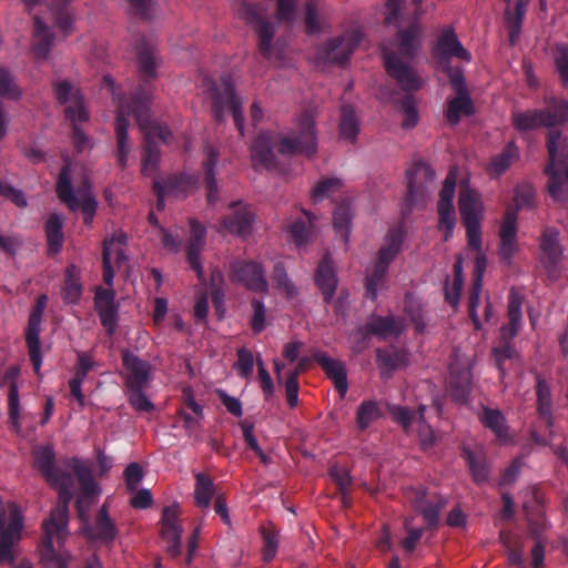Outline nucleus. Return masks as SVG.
I'll return each instance as SVG.
<instances>
[{"instance_id":"0e129e2a","label":"nucleus","mask_w":568,"mask_h":568,"mask_svg":"<svg viewBox=\"0 0 568 568\" xmlns=\"http://www.w3.org/2000/svg\"><path fill=\"white\" fill-rule=\"evenodd\" d=\"M493 356L500 374L504 375V362L515 358L517 356V351L514 343L498 342V345L493 348Z\"/></svg>"},{"instance_id":"1a4fd4ad","label":"nucleus","mask_w":568,"mask_h":568,"mask_svg":"<svg viewBox=\"0 0 568 568\" xmlns=\"http://www.w3.org/2000/svg\"><path fill=\"white\" fill-rule=\"evenodd\" d=\"M240 17L253 27L257 34L258 52L265 59L272 55V42L275 36V27L267 18V9L263 3H242L239 10Z\"/></svg>"},{"instance_id":"20e7f679","label":"nucleus","mask_w":568,"mask_h":568,"mask_svg":"<svg viewBox=\"0 0 568 568\" xmlns=\"http://www.w3.org/2000/svg\"><path fill=\"white\" fill-rule=\"evenodd\" d=\"M298 133L293 136H281L277 143L273 135L263 131L257 134L251 145L253 166L272 169L276 165L274 146L282 155L304 154L313 156L317 151L315 114L312 110L303 111L297 119Z\"/></svg>"},{"instance_id":"6ab92c4d","label":"nucleus","mask_w":568,"mask_h":568,"mask_svg":"<svg viewBox=\"0 0 568 568\" xmlns=\"http://www.w3.org/2000/svg\"><path fill=\"white\" fill-rule=\"evenodd\" d=\"M94 310L105 333L112 336L119 323V305L115 303V292L112 288L98 287L94 293Z\"/></svg>"},{"instance_id":"423d86ee","label":"nucleus","mask_w":568,"mask_h":568,"mask_svg":"<svg viewBox=\"0 0 568 568\" xmlns=\"http://www.w3.org/2000/svg\"><path fill=\"white\" fill-rule=\"evenodd\" d=\"M405 232L402 226L392 227L385 237V244L377 252L376 261L365 277V297L375 301L384 284L389 264L402 251Z\"/></svg>"},{"instance_id":"864d4df0","label":"nucleus","mask_w":568,"mask_h":568,"mask_svg":"<svg viewBox=\"0 0 568 568\" xmlns=\"http://www.w3.org/2000/svg\"><path fill=\"white\" fill-rule=\"evenodd\" d=\"M515 207H511L516 213L519 210H529L535 205L536 191L529 183H521L515 187L514 191Z\"/></svg>"},{"instance_id":"2eb2a0df","label":"nucleus","mask_w":568,"mask_h":568,"mask_svg":"<svg viewBox=\"0 0 568 568\" xmlns=\"http://www.w3.org/2000/svg\"><path fill=\"white\" fill-rule=\"evenodd\" d=\"M384 67L389 77L396 80L403 91L413 92L420 88V80L408 64L396 52L387 47L382 48Z\"/></svg>"},{"instance_id":"c85d7f7f","label":"nucleus","mask_w":568,"mask_h":568,"mask_svg":"<svg viewBox=\"0 0 568 568\" xmlns=\"http://www.w3.org/2000/svg\"><path fill=\"white\" fill-rule=\"evenodd\" d=\"M414 508L423 516L427 528L434 529L439 523V514L446 506V499L438 497L436 500H429L424 489L416 493L413 499Z\"/></svg>"},{"instance_id":"aec40b11","label":"nucleus","mask_w":568,"mask_h":568,"mask_svg":"<svg viewBox=\"0 0 568 568\" xmlns=\"http://www.w3.org/2000/svg\"><path fill=\"white\" fill-rule=\"evenodd\" d=\"M232 212L222 219V226L231 234L243 239L250 236L255 222V214L247 204L234 201L230 204Z\"/></svg>"},{"instance_id":"f3484780","label":"nucleus","mask_w":568,"mask_h":568,"mask_svg":"<svg viewBox=\"0 0 568 568\" xmlns=\"http://www.w3.org/2000/svg\"><path fill=\"white\" fill-rule=\"evenodd\" d=\"M54 94L59 103L65 105L64 114L68 121L89 120V112L84 106L83 97L69 81L57 82L54 84Z\"/></svg>"},{"instance_id":"bf43d9fd","label":"nucleus","mask_w":568,"mask_h":568,"mask_svg":"<svg viewBox=\"0 0 568 568\" xmlns=\"http://www.w3.org/2000/svg\"><path fill=\"white\" fill-rule=\"evenodd\" d=\"M273 281L277 288L283 291L288 297L296 295L295 285L290 281L286 268L282 262L275 263L273 267Z\"/></svg>"},{"instance_id":"4468645a","label":"nucleus","mask_w":568,"mask_h":568,"mask_svg":"<svg viewBox=\"0 0 568 568\" xmlns=\"http://www.w3.org/2000/svg\"><path fill=\"white\" fill-rule=\"evenodd\" d=\"M122 365L125 369L124 385L126 390L146 388L152 381V365L129 349L121 352Z\"/></svg>"},{"instance_id":"9b49d317","label":"nucleus","mask_w":568,"mask_h":568,"mask_svg":"<svg viewBox=\"0 0 568 568\" xmlns=\"http://www.w3.org/2000/svg\"><path fill=\"white\" fill-rule=\"evenodd\" d=\"M229 278L256 293H266L268 283L263 265L255 261L234 258L230 262Z\"/></svg>"},{"instance_id":"09e8293b","label":"nucleus","mask_w":568,"mask_h":568,"mask_svg":"<svg viewBox=\"0 0 568 568\" xmlns=\"http://www.w3.org/2000/svg\"><path fill=\"white\" fill-rule=\"evenodd\" d=\"M71 0H54L50 3L51 16L55 26L67 36L72 29V17L68 4Z\"/></svg>"},{"instance_id":"13d9d810","label":"nucleus","mask_w":568,"mask_h":568,"mask_svg":"<svg viewBox=\"0 0 568 568\" xmlns=\"http://www.w3.org/2000/svg\"><path fill=\"white\" fill-rule=\"evenodd\" d=\"M438 229L444 230V241H448L454 233L456 225V213L454 206H437Z\"/></svg>"},{"instance_id":"e2e57ef3","label":"nucleus","mask_w":568,"mask_h":568,"mask_svg":"<svg viewBox=\"0 0 568 568\" xmlns=\"http://www.w3.org/2000/svg\"><path fill=\"white\" fill-rule=\"evenodd\" d=\"M145 388L140 390H126L128 402L139 413H150L155 409L154 404L145 395Z\"/></svg>"},{"instance_id":"5701e85b","label":"nucleus","mask_w":568,"mask_h":568,"mask_svg":"<svg viewBox=\"0 0 568 568\" xmlns=\"http://www.w3.org/2000/svg\"><path fill=\"white\" fill-rule=\"evenodd\" d=\"M191 236L186 246V260L190 267L196 273L200 281L204 280V271L201 263V252L205 245L206 230L196 220L190 221Z\"/></svg>"},{"instance_id":"39448f33","label":"nucleus","mask_w":568,"mask_h":568,"mask_svg":"<svg viewBox=\"0 0 568 568\" xmlns=\"http://www.w3.org/2000/svg\"><path fill=\"white\" fill-rule=\"evenodd\" d=\"M59 491L57 506L51 510L50 517L42 523L43 558L55 556L53 539L61 544L68 535L69 504L73 498V479L69 473L61 475L55 481L49 483Z\"/></svg>"},{"instance_id":"e433bc0d","label":"nucleus","mask_w":568,"mask_h":568,"mask_svg":"<svg viewBox=\"0 0 568 568\" xmlns=\"http://www.w3.org/2000/svg\"><path fill=\"white\" fill-rule=\"evenodd\" d=\"M480 422L495 434L499 442L507 443L510 440L506 418L499 409L485 407L480 416Z\"/></svg>"},{"instance_id":"338daca9","label":"nucleus","mask_w":568,"mask_h":568,"mask_svg":"<svg viewBox=\"0 0 568 568\" xmlns=\"http://www.w3.org/2000/svg\"><path fill=\"white\" fill-rule=\"evenodd\" d=\"M144 477V471L139 463H130L124 471L123 478L125 481L126 489L129 491H135Z\"/></svg>"},{"instance_id":"680f3d73","label":"nucleus","mask_w":568,"mask_h":568,"mask_svg":"<svg viewBox=\"0 0 568 568\" xmlns=\"http://www.w3.org/2000/svg\"><path fill=\"white\" fill-rule=\"evenodd\" d=\"M160 182L162 183L163 190H165L166 194L170 196H178L184 193L192 184L191 179L185 175H171Z\"/></svg>"},{"instance_id":"c03bdc74","label":"nucleus","mask_w":568,"mask_h":568,"mask_svg":"<svg viewBox=\"0 0 568 568\" xmlns=\"http://www.w3.org/2000/svg\"><path fill=\"white\" fill-rule=\"evenodd\" d=\"M382 415V408L376 400H364L356 409V426L364 432Z\"/></svg>"},{"instance_id":"58836bf2","label":"nucleus","mask_w":568,"mask_h":568,"mask_svg":"<svg viewBox=\"0 0 568 568\" xmlns=\"http://www.w3.org/2000/svg\"><path fill=\"white\" fill-rule=\"evenodd\" d=\"M518 158L519 148L515 141H509L499 154L491 158L488 165V171L496 175H500L505 173L511 163Z\"/></svg>"},{"instance_id":"37998d69","label":"nucleus","mask_w":568,"mask_h":568,"mask_svg":"<svg viewBox=\"0 0 568 568\" xmlns=\"http://www.w3.org/2000/svg\"><path fill=\"white\" fill-rule=\"evenodd\" d=\"M453 268L454 280L452 285H449V277H447L445 282V298L452 306H456L459 302L460 293L464 285L462 255H458L456 257Z\"/></svg>"},{"instance_id":"4c0bfd02","label":"nucleus","mask_w":568,"mask_h":568,"mask_svg":"<svg viewBox=\"0 0 568 568\" xmlns=\"http://www.w3.org/2000/svg\"><path fill=\"white\" fill-rule=\"evenodd\" d=\"M540 248L550 266L557 265L562 256V248L559 243V233L552 227H547L540 239Z\"/></svg>"},{"instance_id":"6e6d98bb","label":"nucleus","mask_w":568,"mask_h":568,"mask_svg":"<svg viewBox=\"0 0 568 568\" xmlns=\"http://www.w3.org/2000/svg\"><path fill=\"white\" fill-rule=\"evenodd\" d=\"M352 220L351 205L348 202L339 203L333 212V224L341 235L346 237L349 233V224Z\"/></svg>"},{"instance_id":"0eeeda50","label":"nucleus","mask_w":568,"mask_h":568,"mask_svg":"<svg viewBox=\"0 0 568 568\" xmlns=\"http://www.w3.org/2000/svg\"><path fill=\"white\" fill-rule=\"evenodd\" d=\"M222 84L211 87L212 112L217 123L224 121V112L229 110L232 113L234 124L240 133L244 135V115L242 111L243 100L236 94L235 87L229 78L221 79Z\"/></svg>"},{"instance_id":"ea45409f","label":"nucleus","mask_w":568,"mask_h":568,"mask_svg":"<svg viewBox=\"0 0 568 568\" xmlns=\"http://www.w3.org/2000/svg\"><path fill=\"white\" fill-rule=\"evenodd\" d=\"M537 410L549 423L552 420L551 388L548 382L540 375H536Z\"/></svg>"},{"instance_id":"f257e3e1","label":"nucleus","mask_w":568,"mask_h":568,"mask_svg":"<svg viewBox=\"0 0 568 568\" xmlns=\"http://www.w3.org/2000/svg\"><path fill=\"white\" fill-rule=\"evenodd\" d=\"M136 58L141 84L129 101L122 99L118 101L114 126L116 150L114 155L118 165L125 169L131 152L128 136L130 125L128 118L133 115L145 135L141 171L143 175L149 176L158 171L160 162V150L154 139L169 143L172 139V132L165 124L152 120L150 115L151 91L148 83L158 78V68L161 63L158 51L145 39H141L136 45Z\"/></svg>"},{"instance_id":"3c124183","label":"nucleus","mask_w":568,"mask_h":568,"mask_svg":"<svg viewBox=\"0 0 568 568\" xmlns=\"http://www.w3.org/2000/svg\"><path fill=\"white\" fill-rule=\"evenodd\" d=\"M359 131L358 121L353 106L343 105L341 110L339 133L344 139L354 141Z\"/></svg>"},{"instance_id":"49530a36","label":"nucleus","mask_w":568,"mask_h":568,"mask_svg":"<svg viewBox=\"0 0 568 568\" xmlns=\"http://www.w3.org/2000/svg\"><path fill=\"white\" fill-rule=\"evenodd\" d=\"M303 213L307 217V221L302 219L295 220L290 224L287 229L293 242L298 247L305 245L308 242L313 227V215L305 210H303Z\"/></svg>"},{"instance_id":"a19ab883","label":"nucleus","mask_w":568,"mask_h":568,"mask_svg":"<svg viewBox=\"0 0 568 568\" xmlns=\"http://www.w3.org/2000/svg\"><path fill=\"white\" fill-rule=\"evenodd\" d=\"M79 270L71 264L65 270V281L62 288L63 301L68 304H77L82 295Z\"/></svg>"},{"instance_id":"de8ad7c7","label":"nucleus","mask_w":568,"mask_h":568,"mask_svg":"<svg viewBox=\"0 0 568 568\" xmlns=\"http://www.w3.org/2000/svg\"><path fill=\"white\" fill-rule=\"evenodd\" d=\"M463 456L466 459L473 480L477 485H481L488 480L489 469L484 458L476 456V454L468 449H463Z\"/></svg>"},{"instance_id":"72a5a7b5","label":"nucleus","mask_w":568,"mask_h":568,"mask_svg":"<svg viewBox=\"0 0 568 568\" xmlns=\"http://www.w3.org/2000/svg\"><path fill=\"white\" fill-rule=\"evenodd\" d=\"M474 113L475 106L468 93L457 94L447 103L446 119L452 126L457 125L463 116H470Z\"/></svg>"},{"instance_id":"2f4dec72","label":"nucleus","mask_w":568,"mask_h":568,"mask_svg":"<svg viewBox=\"0 0 568 568\" xmlns=\"http://www.w3.org/2000/svg\"><path fill=\"white\" fill-rule=\"evenodd\" d=\"M206 160L203 163L204 184L207 191V203L214 205L219 200V187L215 179V165L217 163L219 153L212 145L205 146Z\"/></svg>"},{"instance_id":"dca6fc26","label":"nucleus","mask_w":568,"mask_h":568,"mask_svg":"<svg viewBox=\"0 0 568 568\" xmlns=\"http://www.w3.org/2000/svg\"><path fill=\"white\" fill-rule=\"evenodd\" d=\"M432 55L439 65L450 63L453 57L466 62L471 60V54L463 47L452 27L443 28L432 50Z\"/></svg>"},{"instance_id":"5fc2aeb1","label":"nucleus","mask_w":568,"mask_h":568,"mask_svg":"<svg viewBox=\"0 0 568 568\" xmlns=\"http://www.w3.org/2000/svg\"><path fill=\"white\" fill-rule=\"evenodd\" d=\"M0 97L9 100H18L21 97V90L16 83L14 77L10 71L0 65Z\"/></svg>"},{"instance_id":"4d7b16f0","label":"nucleus","mask_w":568,"mask_h":568,"mask_svg":"<svg viewBox=\"0 0 568 568\" xmlns=\"http://www.w3.org/2000/svg\"><path fill=\"white\" fill-rule=\"evenodd\" d=\"M425 410L426 407L424 405H419L418 407V440L424 450L432 448L435 444L436 436L433 428L425 422Z\"/></svg>"},{"instance_id":"cd10ccee","label":"nucleus","mask_w":568,"mask_h":568,"mask_svg":"<svg viewBox=\"0 0 568 568\" xmlns=\"http://www.w3.org/2000/svg\"><path fill=\"white\" fill-rule=\"evenodd\" d=\"M423 28L419 21L414 20L407 28L396 33L399 54L405 59H413L422 45Z\"/></svg>"},{"instance_id":"9d476101","label":"nucleus","mask_w":568,"mask_h":568,"mask_svg":"<svg viewBox=\"0 0 568 568\" xmlns=\"http://www.w3.org/2000/svg\"><path fill=\"white\" fill-rule=\"evenodd\" d=\"M458 207L463 224L466 229L468 246L475 251L481 250L480 199L479 194L468 186H462Z\"/></svg>"},{"instance_id":"7c9ffc66","label":"nucleus","mask_w":568,"mask_h":568,"mask_svg":"<svg viewBox=\"0 0 568 568\" xmlns=\"http://www.w3.org/2000/svg\"><path fill=\"white\" fill-rule=\"evenodd\" d=\"M34 466L48 483L55 481L67 471L55 467V454L51 446H42L34 452Z\"/></svg>"},{"instance_id":"a878e982","label":"nucleus","mask_w":568,"mask_h":568,"mask_svg":"<svg viewBox=\"0 0 568 568\" xmlns=\"http://www.w3.org/2000/svg\"><path fill=\"white\" fill-rule=\"evenodd\" d=\"M313 359L322 367L325 374L333 381L336 390L344 396L347 392V373L344 364L331 358L326 353L315 352Z\"/></svg>"},{"instance_id":"f704fd0d","label":"nucleus","mask_w":568,"mask_h":568,"mask_svg":"<svg viewBox=\"0 0 568 568\" xmlns=\"http://www.w3.org/2000/svg\"><path fill=\"white\" fill-rule=\"evenodd\" d=\"M376 363L383 372L389 374L408 364V353L402 348H377Z\"/></svg>"},{"instance_id":"69168bd1","label":"nucleus","mask_w":568,"mask_h":568,"mask_svg":"<svg viewBox=\"0 0 568 568\" xmlns=\"http://www.w3.org/2000/svg\"><path fill=\"white\" fill-rule=\"evenodd\" d=\"M9 419L16 429L20 428V400L16 383H11L8 392Z\"/></svg>"},{"instance_id":"7ed1b4c3","label":"nucleus","mask_w":568,"mask_h":568,"mask_svg":"<svg viewBox=\"0 0 568 568\" xmlns=\"http://www.w3.org/2000/svg\"><path fill=\"white\" fill-rule=\"evenodd\" d=\"M68 467L79 481V495L75 507L79 518L84 523L81 532L90 541H99L110 546L116 539L119 530L109 516V507L103 504L99 509L94 523L88 520V511L94 499L101 494V488L93 477V470L89 462L72 458Z\"/></svg>"},{"instance_id":"6e6552de","label":"nucleus","mask_w":568,"mask_h":568,"mask_svg":"<svg viewBox=\"0 0 568 568\" xmlns=\"http://www.w3.org/2000/svg\"><path fill=\"white\" fill-rule=\"evenodd\" d=\"M406 180L408 191L402 205L403 216L410 214L418 204L425 203L428 184L435 180V171L425 161L414 160L412 166L406 170Z\"/></svg>"},{"instance_id":"ddd939ff","label":"nucleus","mask_w":568,"mask_h":568,"mask_svg":"<svg viewBox=\"0 0 568 568\" xmlns=\"http://www.w3.org/2000/svg\"><path fill=\"white\" fill-rule=\"evenodd\" d=\"M404 331V321L393 315L381 316L375 315L364 326L358 328L354 333V338L358 343L357 352L362 351L367 345V338L369 336H377L379 338H386L388 336H398Z\"/></svg>"},{"instance_id":"c756f323","label":"nucleus","mask_w":568,"mask_h":568,"mask_svg":"<svg viewBox=\"0 0 568 568\" xmlns=\"http://www.w3.org/2000/svg\"><path fill=\"white\" fill-rule=\"evenodd\" d=\"M544 114V111L540 109H528L525 111L513 110L510 122L518 133L525 134L540 128H546V122L542 118Z\"/></svg>"},{"instance_id":"774afa93","label":"nucleus","mask_w":568,"mask_h":568,"mask_svg":"<svg viewBox=\"0 0 568 568\" xmlns=\"http://www.w3.org/2000/svg\"><path fill=\"white\" fill-rule=\"evenodd\" d=\"M555 65L562 85H568V45L556 47Z\"/></svg>"},{"instance_id":"8fccbe9b","label":"nucleus","mask_w":568,"mask_h":568,"mask_svg":"<svg viewBox=\"0 0 568 568\" xmlns=\"http://www.w3.org/2000/svg\"><path fill=\"white\" fill-rule=\"evenodd\" d=\"M329 476L335 483L339 494L341 501L344 507H349L351 499V488H352V477L346 469L338 468L337 466H333L329 469Z\"/></svg>"},{"instance_id":"603ef678","label":"nucleus","mask_w":568,"mask_h":568,"mask_svg":"<svg viewBox=\"0 0 568 568\" xmlns=\"http://www.w3.org/2000/svg\"><path fill=\"white\" fill-rule=\"evenodd\" d=\"M260 531L263 539V559L268 562L277 554L278 534L273 525L262 526Z\"/></svg>"},{"instance_id":"393cba45","label":"nucleus","mask_w":568,"mask_h":568,"mask_svg":"<svg viewBox=\"0 0 568 568\" xmlns=\"http://www.w3.org/2000/svg\"><path fill=\"white\" fill-rule=\"evenodd\" d=\"M523 301L524 296L515 288H511L508 296V324L500 328L498 342L514 343V338L517 336L521 324Z\"/></svg>"},{"instance_id":"a211bd4d","label":"nucleus","mask_w":568,"mask_h":568,"mask_svg":"<svg viewBox=\"0 0 568 568\" xmlns=\"http://www.w3.org/2000/svg\"><path fill=\"white\" fill-rule=\"evenodd\" d=\"M362 40L363 32L358 29L352 30L339 37L329 39L323 47L322 53L329 61L345 64Z\"/></svg>"},{"instance_id":"4be33fe9","label":"nucleus","mask_w":568,"mask_h":568,"mask_svg":"<svg viewBox=\"0 0 568 568\" xmlns=\"http://www.w3.org/2000/svg\"><path fill=\"white\" fill-rule=\"evenodd\" d=\"M487 267V257L480 251H477L474 263V276L473 284L469 292V301H468V313L469 317L474 324V328L479 331L481 328V323L479 321L477 308L480 303V294L483 290V278Z\"/></svg>"},{"instance_id":"79ce46f5","label":"nucleus","mask_w":568,"mask_h":568,"mask_svg":"<svg viewBox=\"0 0 568 568\" xmlns=\"http://www.w3.org/2000/svg\"><path fill=\"white\" fill-rule=\"evenodd\" d=\"M63 220L57 214H50L45 222V234L48 242V250L50 253L55 254L60 252L63 244Z\"/></svg>"},{"instance_id":"b1692460","label":"nucleus","mask_w":568,"mask_h":568,"mask_svg":"<svg viewBox=\"0 0 568 568\" xmlns=\"http://www.w3.org/2000/svg\"><path fill=\"white\" fill-rule=\"evenodd\" d=\"M471 371L456 363L449 365V392L454 402L466 404L471 392Z\"/></svg>"},{"instance_id":"f03ea898","label":"nucleus","mask_w":568,"mask_h":568,"mask_svg":"<svg viewBox=\"0 0 568 568\" xmlns=\"http://www.w3.org/2000/svg\"><path fill=\"white\" fill-rule=\"evenodd\" d=\"M544 120L548 132L546 149L548 163L545 173L549 176L548 191L556 202L568 201V138L556 126L568 122V101L557 97H545Z\"/></svg>"},{"instance_id":"412c9836","label":"nucleus","mask_w":568,"mask_h":568,"mask_svg":"<svg viewBox=\"0 0 568 568\" xmlns=\"http://www.w3.org/2000/svg\"><path fill=\"white\" fill-rule=\"evenodd\" d=\"M517 215L511 206L507 207L499 229V257L507 264L511 263L518 251L517 243Z\"/></svg>"},{"instance_id":"473e14b6","label":"nucleus","mask_w":568,"mask_h":568,"mask_svg":"<svg viewBox=\"0 0 568 568\" xmlns=\"http://www.w3.org/2000/svg\"><path fill=\"white\" fill-rule=\"evenodd\" d=\"M57 195L59 200L64 203L72 212L79 210V199L75 196L71 180L70 164L65 163L57 180Z\"/></svg>"},{"instance_id":"f8f14e48","label":"nucleus","mask_w":568,"mask_h":568,"mask_svg":"<svg viewBox=\"0 0 568 568\" xmlns=\"http://www.w3.org/2000/svg\"><path fill=\"white\" fill-rule=\"evenodd\" d=\"M47 304L48 296L45 294H41L37 297V301L29 315L26 329V344L28 347L29 358L33 366L34 373L38 375L40 374L42 365L40 334L42 316Z\"/></svg>"},{"instance_id":"a18cd8bd","label":"nucleus","mask_w":568,"mask_h":568,"mask_svg":"<svg viewBox=\"0 0 568 568\" xmlns=\"http://www.w3.org/2000/svg\"><path fill=\"white\" fill-rule=\"evenodd\" d=\"M215 493L213 480L203 473L195 474L194 498L199 507L207 508Z\"/></svg>"},{"instance_id":"052dcab7","label":"nucleus","mask_w":568,"mask_h":568,"mask_svg":"<svg viewBox=\"0 0 568 568\" xmlns=\"http://www.w3.org/2000/svg\"><path fill=\"white\" fill-rule=\"evenodd\" d=\"M341 186V181L337 178H325L320 180L311 192V197L314 202L322 201L328 196L332 192L336 191Z\"/></svg>"},{"instance_id":"c9c22d12","label":"nucleus","mask_w":568,"mask_h":568,"mask_svg":"<svg viewBox=\"0 0 568 568\" xmlns=\"http://www.w3.org/2000/svg\"><path fill=\"white\" fill-rule=\"evenodd\" d=\"M33 53L38 59H47L53 44V34L40 17L33 18Z\"/></svg>"},{"instance_id":"bb28decb","label":"nucleus","mask_w":568,"mask_h":568,"mask_svg":"<svg viewBox=\"0 0 568 568\" xmlns=\"http://www.w3.org/2000/svg\"><path fill=\"white\" fill-rule=\"evenodd\" d=\"M315 284L321 291L324 302L329 304L335 295L337 287V276L333 261L326 254L320 262L315 273Z\"/></svg>"}]
</instances>
